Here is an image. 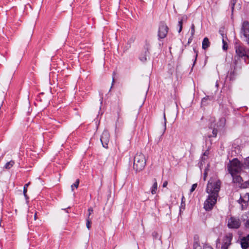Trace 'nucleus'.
Segmentation results:
<instances>
[{"label": "nucleus", "instance_id": "nucleus-17", "mask_svg": "<svg viewBox=\"0 0 249 249\" xmlns=\"http://www.w3.org/2000/svg\"><path fill=\"white\" fill-rule=\"evenodd\" d=\"M149 52L148 51H145L144 54H142L140 56V59L141 61L144 62L147 60V56L148 55Z\"/></svg>", "mask_w": 249, "mask_h": 249}, {"label": "nucleus", "instance_id": "nucleus-38", "mask_svg": "<svg viewBox=\"0 0 249 249\" xmlns=\"http://www.w3.org/2000/svg\"><path fill=\"white\" fill-rule=\"evenodd\" d=\"M29 184H30V182L25 184L24 187L27 189V188H28V186L29 185Z\"/></svg>", "mask_w": 249, "mask_h": 249}, {"label": "nucleus", "instance_id": "nucleus-21", "mask_svg": "<svg viewBox=\"0 0 249 249\" xmlns=\"http://www.w3.org/2000/svg\"><path fill=\"white\" fill-rule=\"evenodd\" d=\"M91 219L92 217H87L86 218V226L89 230L91 227Z\"/></svg>", "mask_w": 249, "mask_h": 249}, {"label": "nucleus", "instance_id": "nucleus-15", "mask_svg": "<svg viewBox=\"0 0 249 249\" xmlns=\"http://www.w3.org/2000/svg\"><path fill=\"white\" fill-rule=\"evenodd\" d=\"M221 36H222V49L224 51H226L228 49V45L226 41L225 40L224 37V34L223 33L221 34Z\"/></svg>", "mask_w": 249, "mask_h": 249}, {"label": "nucleus", "instance_id": "nucleus-37", "mask_svg": "<svg viewBox=\"0 0 249 249\" xmlns=\"http://www.w3.org/2000/svg\"><path fill=\"white\" fill-rule=\"evenodd\" d=\"M164 129L165 130V129H166V118H165V114L164 115Z\"/></svg>", "mask_w": 249, "mask_h": 249}, {"label": "nucleus", "instance_id": "nucleus-7", "mask_svg": "<svg viewBox=\"0 0 249 249\" xmlns=\"http://www.w3.org/2000/svg\"><path fill=\"white\" fill-rule=\"evenodd\" d=\"M241 225L240 220L234 217H231L228 219V226L231 229H237Z\"/></svg>", "mask_w": 249, "mask_h": 249}, {"label": "nucleus", "instance_id": "nucleus-33", "mask_svg": "<svg viewBox=\"0 0 249 249\" xmlns=\"http://www.w3.org/2000/svg\"><path fill=\"white\" fill-rule=\"evenodd\" d=\"M244 161L248 164L249 165V156L247 158H246L245 160H244Z\"/></svg>", "mask_w": 249, "mask_h": 249}, {"label": "nucleus", "instance_id": "nucleus-24", "mask_svg": "<svg viewBox=\"0 0 249 249\" xmlns=\"http://www.w3.org/2000/svg\"><path fill=\"white\" fill-rule=\"evenodd\" d=\"M237 0H231L230 1V5L231 6V11L233 12L234 7L235 3L236 2Z\"/></svg>", "mask_w": 249, "mask_h": 249}, {"label": "nucleus", "instance_id": "nucleus-41", "mask_svg": "<svg viewBox=\"0 0 249 249\" xmlns=\"http://www.w3.org/2000/svg\"><path fill=\"white\" fill-rule=\"evenodd\" d=\"M114 78H113L112 83H114Z\"/></svg>", "mask_w": 249, "mask_h": 249}, {"label": "nucleus", "instance_id": "nucleus-35", "mask_svg": "<svg viewBox=\"0 0 249 249\" xmlns=\"http://www.w3.org/2000/svg\"><path fill=\"white\" fill-rule=\"evenodd\" d=\"M203 249H213L211 247L209 246H205Z\"/></svg>", "mask_w": 249, "mask_h": 249}, {"label": "nucleus", "instance_id": "nucleus-29", "mask_svg": "<svg viewBox=\"0 0 249 249\" xmlns=\"http://www.w3.org/2000/svg\"><path fill=\"white\" fill-rule=\"evenodd\" d=\"M208 169H205V172L204 173V177H203V178H204V180H205L206 179V178L207 177V175H208Z\"/></svg>", "mask_w": 249, "mask_h": 249}, {"label": "nucleus", "instance_id": "nucleus-20", "mask_svg": "<svg viewBox=\"0 0 249 249\" xmlns=\"http://www.w3.org/2000/svg\"><path fill=\"white\" fill-rule=\"evenodd\" d=\"M240 166L241 167V171L244 169H249V165L245 161L243 163L240 162Z\"/></svg>", "mask_w": 249, "mask_h": 249}, {"label": "nucleus", "instance_id": "nucleus-40", "mask_svg": "<svg viewBox=\"0 0 249 249\" xmlns=\"http://www.w3.org/2000/svg\"><path fill=\"white\" fill-rule=\"evenodd\" d=\"M192 38H193V37H191V38H190L189 39V40H188V42H189H189H190L192 41Z\"/></svg>", "mask_w": 249, "mask_h": 249}, {"label": "nucleus", "instance_id": "nucleus-9", "mask_svg": "<svg viewBox=\"0 0 249 249\" xmlns=\"http://www.w3.org/2000/svg\"><path fill=\"white\" fill-rule=\"evenodd\" d=\"M110 135L107 130H104L101 136L100 141L103 146L105 148H107L108 144L109 142Z\"/></svg>", "mask_w": 249, "mask_h": 249}, {"label": "nucleus", "instance_id": "nucleus-18", "mask_svg": "<svg viewBox=\"0 0 249 249\" xmlns=\"http://www.w3.org/2000/svg\"><path fill=\"white\" fill-rule=\"evenodd\" d=\"M240 188L241 189H246L249 188V180L244 182H242L240 185Z\"/></svg>", "mask_w": 249, "mask_h": 249}, {"label": "nucleus", "instance_id": "nucleus-27", "mask_svg": "<svg viewBox=\"0 0 249 249\" xmlns=\"http://www.w3.org/2000/svg\"><path fill=\"white\" fill-rule=\"evenodd\" d=\"M182 19H181L178 21V25L179 27L178 32L180 33L182 29Z\"/></svg>", "mask_w": 249, "mask_h": 249}, {"label": "nucleus", "instance_id": "nucleus-32", "mask_svg": "<svg viewBox=\"0 0 249 249\" xmlns=\"http://www.w3.org/2000/svg\"><path fill=\"white\" fill-rule=\"evenodd\" d=\"M194 52L196 53V55H195V62L194 63H195L196 61V58H197V55H198V52L196 51L195 49H194ZM195 63H194V64Z\"/></svg>", "mask_w": 249, "mask_h": 249}, {"label": "nucleus", "instance_id": "nucleus-36", "mask_svg": "<svg viewBox=\"0 0 249 249\" xmlns=\"http://www.w3.org/2000/svg\"><path fill=\"white\" fill-rule=\"evenodd\" d=\"M246 227L249 229V219L247 221L246 223Z\"/></svg>", "mask_w": 249, "mask_h": 249}, {"label": "nucleus", "instance_id": "nucleus-30", "mask_svg": "<svg viewBox=\"0 0 249 249\" xmlns=\"http://www.w3.org/2000/svg\"><path fill=\"white\" fill-rule=\"evenodd\" d=\"M27 192V189L24 187V188H23V194H24V196L26 198H27V194H26Z\"/></svg>", "mask_w": 249, "mask_h": 249}, {"label": "nucleus", "instance_id": "nucleus-3", "mask_svg": "<svg viewBox=\"0 0 249 249\" xmlns=\"http://www.w3.org/2000/svg\"><path fill=\"white\" fill-rule=\"evenodd\" d=\"M146 164L145 156L142 153H137L134 158L133 168L138 172L142 170Z\"/></svg>", "mask_w": 249, "mask_h": 249}, {"label": "nucleus", "instance_id": "nucleus-6", "mask_svg": "<svg viewBox=\"0 0 249 249\" xmlns=\"http://www.w3.org/2000/svg\"><path fill=\"white\" fill-rule=\"evenodd\" d=\"M168 29L167 25L164 22H161L159 28V37L161 39L165 38L168 33Z\"/></svg>", "mask_w": 249, "mask_h": 249}, {"label": "nucleus", "instance_id": "nucleus-8", "mask_svg": "<svg viewBox=\"0 0 249 249\" xmlns=\"http://www.w3.org/2000/svg\"><path fill=\"white\" fill-rule=\"evenodd\" d=\"M232 239V233H229L226 234L223 239L221 249H228L229 247L231 244V241Z\"/></svg>", "mask_w": 249, "mask_h": 249}, {"label": "nucleus", "instance_id": "nucleus-19", "mask_svg": "<svg viewBox=\"0 0 249 249\" xmlns=\"http://www.w3.org/2000/svg\"><path fill=\"white\" fill-rule=\"evenodd\" d=\"M245 198H246V199H244L241 196L240 199H239V203H242V202H244L245 203H247L249 201V193H247L246 194Z\"/></svg>", "mask_w": 249, "mask_h": 249}, {"label": "nucleus", "instance_id": "nucleus-31", "mask_svg": "<svg viewBox=\"0 0 249 249\" xmlns=\"http://www.w3.org/2000/svg\"><path fill=\"white\" fill-rule=\"evenodd\" d=\"M217 133V130L216 129H213V137H216Z\"/></svg>", "mask_w": 249, "mask_h": 249}, {"label": "nucleus", "instance_id": "nucleus-12", "mask_svg": "<svg viewBox=\"0 0 249 249\" xmlns=\"http://www.w3.org/2000/svg\"><path fill=\"white\" fill-rule=\"evenodd\" d=\"M210 45V42L207 37L203 39L202 44V48L204 50H206Z\"/></svg>", "mask_w": 249, "mask_h": 249}, {"label": "nucleus", "instance_id": "nucleus-39", "mask_svg": "<svg viewBox=\"0 0 249 249\" xmlns=\"http://www.w3.org/2000/svg\"><path fill=\"white\" fill-rule=\"evenodd\" d=\"M37 218V213H35V215H34V219L35 220H36Z\"/></svg>", "mask_w": 249, "mask_h": 249}, {"label": "nucleus", "instance_id": "nucleus-5", "mask_svg": "<svg viewBox=\"0 0 249 249\" xmlns=\"http://www.w3.org/2000/svg\"><path fill=\"white\" fill-rule=\"evenodd\" d=\"M240 36L243 38L244 41L249 45V22L244 21L242 24L240 30Z\"/></svg>", "mask_w": 249, "mask_h": 249}, {"label": "nucleus", "instance_id": "nucleus-28", "mask_svg": "<svg viewBox=\"0 0 249 249\" xmlns=\"http://www.w3.org/2000/svg\"><path fill=\"white\" fill-rule=\"evenodd\" d=\"M197 186V183H195V184H193V185L192 186V187L190 189V193L193 192L196 189Z\"/></svg>", "mask_w": 249, "mask_h": 249}, {"label": "nucleus", "instance_id": "nucleus-25", "mask_svg": "<svg viewBox=\"0 0 249 249\" xmlns=\"http://www.w3.org/2000/svg\"><path fill=\"white\" fill-rule=\"evenodd\" d=\"M195 32V26L194 24H192L191 25V37H193Z\"/></svg>", "mask_w": 249, "mask_h": 249}, {"label": "nucleus", "instance_id": "nucleus-11", "mask_svg": "<svg viewBox=\"0 0 249 249\" xmlns=\"http://www.w3.org/2000/svg\"><path fill=\"white\" fill-rule=\"evenodd\" d=\"M241 245L243 249H247L249 247V234L242 239Z\"/></svg>", "mask_w": 249, "mask_h": 249}, {"label": "nucleus", "instance_id": "nucleus-13", "mask_svg": "<svg viewBox=\"0 0 249 249\" xmlns=\"http://www.w3.org/2000/svg\"><path fill=\"white\" fill-rule=\"evenodd\" d=\"M154 183L151 187V192L152 195H154L156 193V191L158 188V184L155 178L153 179Z\"/></svg>", "mask_w": 249, "mask_h": 249}, {"label": "nucleus", "instance_id": "nucleus-22", "mask_svg": "<svg viewBox=\"0 0 249 249\" xmlns=\"http://www.w3.org/2000/svg\"><path fill=\"white\" fill-rule=\"evenodd\" d=\"M235 75V72L234 71H231L229 75H228V77L229 78L230 80H233L234 79V76Z\"/></svg>", "mask_w": 249, "mask_h": 249}, {"label": "nucleus", "instance_id": "nucleus-2", "mask_svg": "<svg viewBox=\"0 0 249 249\" xmlns=\"http://www.w3.org/2000/svg\"><path fill=\"white\" fill-rule=\"evenodd\" d=\"M234 48L235 54L233 57V63L234 66V69H235V67L241 63L242 60H243L245 63H249V49L240 42L235 43Z\"/></svg>", "mask_w": 249, "mask_h": 249}, {"label": "nucleus", "instance_id": "nucleus-14", "mask_svg": "<svg viewBox=\"0 0 249 249\" xmlns=\"http://www.w3.org/2000/svg\"><path fill=\"white\" fill-rule=\"evenodd\" d=\"M226 118L225 117H222L220 118L218 122L217 123V125L219 127H224L226 124Z\"/></svg>", "mask_w": 249, "mask_h": 249}, {"label": "nucleus", "instance_id": "nucleus-16", "mask_svg": "<svg viewBox=\"0 0 249 249\" xmlns=\"http://www.w3.org/2000/svg\"><path fill=\"white\" fill-rule=\"evenodd\" d=\"M14 164H15V161L14 160H12L8 162H7L5 164L4 168L6 169H10L13 166Z\"/></svg>", "mask_w": 249, "mask_h": 249}, {"label": "nucleus", "instance_id": "nucleus-34", "mask_svg": "<svg viewBox=\"0 0 249 249\" xmlns=\"http://www.w3.org/2000/svg\"><path fill=\"white\" fill-rule=\"evenodd\" d=\"M167 185H168V181H165L163 183L162 186H163V187H166Z\"/></svg>", "mask_w": 249, "mask_h": 249}, {"label": "nucleus", "instance_id": "nucleus-23", "mask_svg": "<svg viewBox=\"0 0 249 249\" xmlns=\"http://www.w3.org/2000/svg\"><path fill=\"white\" fill-rule=\"evenodd\" d=\"M79 184V179H77L76 180V181L75 182V183H74L73 184H72L71 185V188L72 191L73 190L74 187L77 188L78 187Z\"/></svg>", "mask_w": 249, "mask_h": 249}, {"label": "nucleus", "instance_id": "nucleus-26", "mask_svg": "<svg viewBox=\"0 0 249 249\" xmlns=\"http://www.w3.org/2000/svg\"><path fill=\"white\" fill-rule=\"evenodd\" d=\"M93 210L92 207H90L88 209V215L87 217H90V216L93 213Z\"/></svg>", "mask_w": 249, "mask_h": 249}, {"label": "nucleus", "instance_id": "nucleus-1", "mask_svg": "<svg viewBox=\"0 0 249 249\" xmlns=\"http://www.w3.org/2000/svg\"><path fill=\"white\" fill-rule=\"evenodd\" d=\"M221 182L217 177H212L208 181L206 192L208 194L207 199L204 203V209L206 211L212 210L216 203Z\"/></svg>", "mask_w": 249, "mask_h": 249}, {"label": "nucleus", "instance_id": "nucleus-4", "mask_svg": "<svg viewBox=\"0 0 249 249\" xmlns=\"http://www.w3.org/2000/svg\"><path fill=\"white\" fill-rule=\"evenodd\" d=\"M240 161L237 159H234L227 165V169L231 175L237 174L241 172Z\"/></svg>", "mask_w": 249, "mask_h": 249}, {"label": "nucleus", "instance_id": "nucleus-10", "mask_svg": "<svg viewBox=\"0 0 249 249\" xmlns=\"http://www.w3.org/2000/svg\"><path fill=\"white\" fill-rule=\"evenodd\" d=\"M231 176L232 177V182L240 187L243 181L242 177L237 174L231 175Z\"/></svg>", "mask_w": 249, "mask_h": 249}]
</instances>
